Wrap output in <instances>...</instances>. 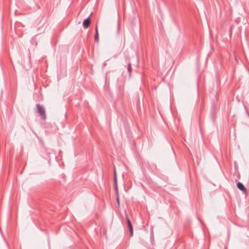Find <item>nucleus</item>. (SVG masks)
I'll return each instance as SVG.
<instances>
[{
  "label": "nucleus",
  "instance_id": "obj_1",
  "mask_svg": "<svg viewBox=\"0 0 249 249\" xmlns=\"http://www.w3.org/2000/svg\"><path fill=\"white\" fill-rule=\"evenodd\" d=\"M37 108V112L39 114V115L41 118L45 120L46 119V114L45 108L39 104L36 105Z\"/></svg>",
  "mask_w": 249,
  "mask_h": 249
},
{
  "label": "nucleus",
  "instance_id": "obj_3",
  "mask_svg": "<svg viewBox=\"0 0 249 249\" xmlns=\"http://www.w3.org/2000/svg\"><path fill=\"white\" fill-rule=\"evenodd\" d=\"M91 23V20L89 17L85 19L83 22V26L85 29L88 28Z\"/></svg>",
  "mask_w": 249,
  "mask_h": 249
},
{
  "label": "nucleus",
  "instance_id": "obj_2",
  "mask_svg": "<svg viewBox=\"0 0 249 249\" xmlns=\"http://www.w3.org/2000/svg\"><path fill=\"white\" fill-rule=\"evenodd\" d=\"M125 219H126V222H127V226H128V229H129V231L130 236L131 237H132L133 235V226H132V225L131 224V221H130V220L129 219V218L128 217V215L127 214L126 212H125Z\"/></svg>",
  "mask_w": 249,
  "mask_h": 249
},
{
  "label": "nucleus",
  "instance_id": "obj_6",
  "mask_svg": "<svg viewBox=\"0 0 249 249\" xmlns=\"http://www.w3.org/2000/svg\"><path fill=\"white\" fill-rule=\"evenodd\" d=\"M94 40L96 42H99V34L97 26H96L95 27V34L94 35Z\"/></svg>",
  "mask_w": 249,
  "mask_h": 249
},
{
  "label": "nucleus",
  "instance_id": "obj_5",
  "mask_svg": "<svg viewBox=\"0 0 249 249\" xmlns=\"http://www.w3.org/2000/svg\"><path fill=\"white\" fill-rule=\"evenodd\" d=\"M237 187L241 191L244 192H245L246 191V189L245 187V186L244 185V184L240 182H237Z\"/></svg>",
  "mask_w": 249,
  "mask_h": 249
},
{
  "label": "nucleus",
  "instance_id": "obj_7",
  "mask_svg": "<svg viewBox=\"0 0 249 249\" xmlns=\"http://www.w3.org/2000/svg\"><path fill=\"white\" fill-rule=\"evenodd\" d=\"M127 71L129 72V74H130L132 72V67L131 64L130 63H129L128 64Z\"/></svg>",
  "mask_w": 249,
  "mask_h": 249
},
{
  "label": "nucleus",
  "instance_id": "obj_8",
  "mask_svg": "<svg viewBox=\"0 0 249 249\" xmlns=\"http://www.w3.org/2000/svg\"><path fill=\"white\" fill-rule=\"evenodd\" d=\"M116 193V201L117 202V204L119 206H120V200H119V195H118V192L117 193Z\"/></svg>",
  "mask_w": 249,
  "mask_h": 249
},
{
  "label": "nucleus",
  "instance_id": "obj_4",
  "mask_svg": "<svg viewBox=\"0 0 249 249\" xmlns=\"http://www.w3.org/2000/svg\"><path fill=\"white\" fill-rule=\"evenodd\" d=\"M113 176H114V185H115V193L118 192V185H117V173L116 170H114L113 172Z\"/></svg>",
  "mask_w": 249,
  "mask_h": 249
}]
</instances>
